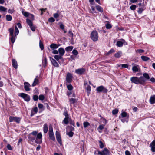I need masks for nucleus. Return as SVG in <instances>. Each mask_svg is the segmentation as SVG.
<instances>
[{"label":"nucleus","mask_w":155,"mask_h":155,"mask_svg":"<svg viewBox=\"0 0 155 155\" xmlns=\"http://www.w3.org/2000/svg\"><path fill=\"white\" fill-rule=\"evenodd\" d=\"M58 52L59 53V55L62 57L64 55L65 51L64 48H60L58 49Z\"/></svg>","instance_id":"f3484780"},{"label":"nucleus","mask_w":155,"mask_h":155,"mask_svg":"<svg viewBox=\"0 0 155 155\" xmlns=\"http://www.w3.org/2000/svg\"><path fill=\"white\" fill-rule=\"evenodd\" d=\"M150 102L151 104H153L155 103V95L150 97Z\"/></svg>","instance_id":"aec40b11"},{"label":"nucleus","mask_w":155,"mask_h":155,"mask_svg":"<svg viewBox=\"0 0 155 155\" xmlns=\"http://www.w3.org/2000/svg\"><path fill=\"white\" fill-rule=\"evenodd\" d=\"M98 34L97 31H93L91 33V38L94 41H96L98 40Z\"/></svg>","instance_id":"f03ea898"},{"label":"nucleus","mask_w":155,"mask_h":155,"mask_svg":"<svg viewBox=\"0 0 155 155\" xmlns=\"http://www.w3.org/2000/svg\"><path fill=\"white\" fill-rule=\"evenodd\" d=\"M86 90L87 91V93L89 94L90 93V91L91 90V87L89 85H87L86 87Z\"/></svg>","instance_id":"79ce46f5"},{"label":"nucleus","mask_w":155,"mask_h":155,"mask_svg":"<svg viewBox=\"0 0 155 155\" xmlns=\"http://www.w3.org/2000/svg\"><path fill=\"white\" fill-rule=\"evenodd\" d=\"M7 9V8L4 7L2 6H0V11L3 12H5Z\"/></svg>","instance_id":"a19ab883"},{"label":"nucleus","mask_w":155,"mask_h":155,"mask_svg":"<svg viewBox=\"0 0 155 155\" xmlns=\"http://www.w3.org/2000/svg\"><path fill=\"white\" fill-rule=\"evenodd\" d=\"M127 115V113L126 112H123L121 113V116L123 117H126Z\"/></svg>","instance_id":"e2e57ef3"},{"label":"nucleus","mask_w":155,"mask_h":155,"mask_svg":"<svg viewBox=\"0 0 155 155\" xmlns=\"http://www.w3.org/2000/svg\"><path fill=\"white\" fill-rule=\"evenodd\" d=\"M143 11V9L142 8H139L138 10V12L139 14H141Z\"/></svg>","instance_id":"0e129e2a"},{"label":"nucleus","mask_w":155,"mask_h":155,"mask_svg":"<svg viewBox=\"0 0 155 155\" xmlns=\"http://www.w3.org/2000/svg\"><path fill=\"white\" fill-rule=\"evenodd\" d=\"M9 119L10 122L14 121L17 123H19L21 120V118L20 117L11 116L9 117Z\"/></svg>","instance_id":"20e7f679"},{"label":"nucleus","mask_w":155,"mask_h":155,"mask_svg":"<svg viewBox=\"0 0 155 155\" xmlns=\"http://www.w3.org/2000/svg\"><path fill=\"white\" fill-rule=\"evenodd\" d=\"M136 52L139 53H141L143 52L144 50L142 49H138L137 50Z\"/></svg>","instance_id":"69168bd1"},{"label":"nucleus","mask_w":155,"mask_h":155,"mask_svg":"<svg viewBox=\"0 0 155 155\" xmlns=\"http://www.w3.org/2000/svg\"><path fill=\"white\" fill-rule=\"evenodd\" d=\"M18 95L21 96L26 101H29L30 100V96L27 94L24 93H21L20 94Z\"/></svg>","instance_id":"6e6552de"},{"label":"nucleus","mask_w":155,"mask_h":155,"mask_svg":"<svg viewBox=\"0 0 155 155\" xmlns=\"http://www.w3.org/2000/svg\"><path fill=\"white\" fill-rule=\"evenodd\" d=\"M47 60L45 57V58L44 61L43 62V65L44 67H45L47 64Z\"/></svg>","instance_id":"49530a36"},{"label":"nucleus","mask_w":155,"mask_h":155,"mask_svg":"<svg viewBox=\"0 0 155 155\" xmlns=\"http://www.w3.org/2000/svg\"><path fill=\"white\" fill-rule=\"evenodd\" d=\"M73 76L72 74L70 73H68L66 76V82L67 83H70L72 81Z\"/></svg>","instance_id":"9d476101"},{"label":"nucleus","mask_w":155,"mask_h":155,"mask_svg":"<svg viewBox=\"0 0 155 155\" xmlns=\"http://www.w3.org/2000/svg\"><path fill=\"white\" fill-rule=\"evenodd\" d=\"M73 48V47L72 46H68L65 48V50L67 51H70L72 50Z\"/></svg>","instance_id":"bb28decb"},{"label":"nucleus","mask_w":155,"mask_h":155,"mask_svg":"<svg viewBox=\"0 0 155 155\" xmlns=\"http://www.w3.org/2000/svg\"><path fill=\"white\" fill-rule=\"evenodd\" d=\"M38 79L37 78H35L34 79V82L32 84V86H34L37 85V84L38 83Z\"/></svg>","instance_id":"cd10ccee"},{"label":"nucleus","mask_w":155,"mask_h":155,"mask_svg":"<svg viewBox=\"0 0 155 155\" xmlns=\"http://www.w3.org/2000/svg\"><path fill=\"white\" fill-rule=\"evenodd\" d=\"M9 32H10V35L11 36L13 35V31L14 29L12 28H10L9 29Z\"/></svg>","instance_id":"37998d69"},{"label":"nucleus","mask_w":155,"mask_h":155,"mask_svg":"<svg viewBox=\"0 0 155 155\" xmlns=\"http://www.w3.org/2000/svg\"><path fill=\"white\" fill-rule=\"evenodd\" d=\"M55 135L57 141L61 145L62 143L61 141V137L60 133L57 131H56V132Z\"/></svg>","instance_id":"9b49d317"},{"label":"nucleus","mask_w":155,"mask_h":155,"mask_svg":"<svg viewBox=\"0 0 155 155\" xmlns=\"http://www.w3.org/2000/svg\"><path fill=\"white\" fill-rule=\"evenodd\" d=\"M68 89L70 91L73 88V87L71 84H69L67 86Z\"/></svg>","instance_id":"6e6d98bb"},{"label":"nucleus","mask_w":155,"mask_h":155,"mask_svg":"<svg viewBox=\"0 0 155 155\" xmlns=\"http://www.w3.org/2000/svg\"><path fill=\"white\" fill-rule=\"evenodd\" d=\"M42 135L41 133H40L38 134L35 142L38 144H40L42 143Z\"/></svg>","instance_id":"423d86ee"},{"label":"nucleus","mask_w":155,"mask_h":155,"mask_svg":"<svg viewBox=\"0 0 155 155\" xmlns=\"http://www.w3.org/2000/svg\"><path fill=\"white\" fill-rule=\"evenodd\" d=\"M71 97H69V101L70 102V104H74L77 101V100L76 99L72 98H70Z\"/></svg>","instance_id":"5701e85b"},{"label":"nucleus","mask_w":155,"mask_h":155,"mask_svg":"<svg viewBox=\"0 0 155 155\" xmlns=\"http://www.w3.org/2000/svg\"><path fill=\"white\" fill-rule=\"evenodd\" d=\"M60 45H58L56 44L52 43L50 45V47L52 49L54 50L57 48Z\"/></svg>","instance_id":"dca6fc26"},{"label":"nucleus","mask_w":155,"mask_h":155,"mask_svg":"<svg viewBox=\"0 0 155 155\" xmlns=\"http://www.w3.org/2000/svg\"><path fill=\"white\" fill-rule=\"evenodd\" d=\"M39 44L40 48L42 50H43L44 48V46L43 43H42L41 40H40Z\"/></svg>","instance_id":"ea45409f"},{"label":"nucleus","mask_w":155,"mask_h":155,"mask_svg":"<svg viewBox=\"0 0 155 155\" xmlns=\"http://www.w3.org/2000/svg\"><path fill=\"white\" fill-rule=\"evenodd\" d=\"M19 33V30L16 26H15V36L17 35Z\"/></svg>","instance_id":"72a5a7b5"},{"label":"nucleus","mask_w":155,"mask_h":155,"mask_svg":"<svg viewBox=\"0 0 155 155\" xmlns=\"http://www.w3.org/2000/svg\"><path fill=\"white\" fill-rule=\"evenodd\" d=\"M90 123L87 122H84L83 123V126L84 128H86L88 126H90Z\"/></svg>","instance_id":"c9c22d12"},{"label":"nucleus","mask_w":155,"mask_h":155,"mask_svg":"<svg viewBox=\"0 0 155 155\" xmlns=\"http://www.w3.org/2000/svg\"><path fill=\"white\" fill-rule=\"evenodd\" d=\"M150 147L151 148V151L153 152H155V140L152 142L150 145Z\"/></svg>","instance_id":"4468645a"},{"label":"nucleus","mask_w":155,"mask_h":155,"mask_svg":"<svg viewBox=\"0 0 155 155\" xmlns=\"http://www.w3.org/2000/svg\"><path fill=\"white\" fill-rule=\"evenodd\" d=\"M29 26H30V27L31 28V29L33 31H35V26L33 25H32Z\"/></svg>","instance_id":"13d9d810"},{"label":"nucleus","mask_w":155,"mask_h":155,"mask_svg":"<svg viewBox=\"0 0 155 155\" xmlns=\"http://www.w3.org/2000/svg\"><path fill=\"white\" fill-rule=\"evenodd\" d=\"M122 52L121 51H120L116 53L115 54L114 56L115 57L117 58H119L121 56Z\"/></svg>","instance_id":"c85d7f7f"},{"label":"nucleus","mask_w":155,"mask_h":155,"mask_svg":"<svg viewBox=\"0 0 155 155\" xmlns=\"http://www.w3.org/2000/svg\"><path fill=\"white\" fill-rule=\"evenodd\" d=\"M6 18V20L8 21H11L12 19V17L9 15H7Z\"/></svg>","instance_id":"2f4dec72"},{"label":"nucleus","mask_w":155,"mask_h":155,"mask_svg":"<svg viewBox=\"0 0 155 155\" xmlns=\"http://www.w3.org/2000/svg\"><path fill=\"white\" fill-rule=\"evenodd\" d=\"M122 41H118L117 42L116 45L119 47L122 46L125 43L126 45H127V43L125 42L124 40L122 39Z\"/></svg>","instance_id":"ddd939ff"},{"label":"nucleus","mask_w":155,"mask_h":155,"mask_svg":"<svg viewBox=\"0 0 155 155\" xmlns=\"http://www.w3.org/2000/svg\"><path fill=\"white\" fill-rule=\"evenodd\" d=\"M136 6L135 5H133L131 6L130 7V9L132 10H134L136 8Z\"/></svg>","instance_id":"09e8293b"},{"label":"nucleus","mask_w":155,"mask_h":155,"mask_svg":"<svg viewBox=\"0 0 155 155\" xmlns=\"http://www.w3.org/2000/svg\"><path fill=\"white\" fill-rule=\"evenodd\" d=\"M75 72L79 75H81L84 74L85 72V69L84 68H81L76 69Z\"/></svg>","instance_id":"1a4fd4ad"},{"label":"nucleus","mask_w":155,"mask_h":155,"mask_svg":"<svg viewBox=\"0 0 155 155\" xmlns=\"http://www.w3.org/2000/svg\"><path fill=\"white\" fill-rule=\"evenodd\" d=\"M48 131V125L46 123L44 124L43 127V131L45 133H47Z\"/></svg>","instance_id":"4be33fe9"},{"label":"nucleus","mask_w":155,"mask_h":155,"mask_svg":"<svg viewBox=\"0 0 155 155\" xmlns=\"http://www.w3.org/2000/svg\"><path fill=\"white\" fill-rule=\"evenodd\" d=\"M96 8L97 10L102 12H103V8L99 5H97L96 6Z\"/></svg>","instance_id":"7c9ffc66"},{"label":"nucleus","mask_w":155,"mask_h":155,"mask_svg":"<svg viewBox=\"0 0 155 155\" xmlns=\"http://www.w3.org/2000/svg\"><path fill=\"white\" fill-rule=\"evenodd\" d=\"M49 58L51 61L52 65L55 67H58L59 66L58 64L56 62V60L52 57H50Z\"/></svg>","instance_id":"f8f14e48"},{"label":"nucleus","mask_w":155,"mask_h":155,"mask_svg":"<svg viewBox=\"0 0 155 155\" xmlns=\"http://www.w3.org/2000/svg\"><path fill=\"white\" fill-rule=\"evenodd\" d=\"M33 99L35 101H37L38 99V97L37 95H35L33 96Z\"/></svg>","instance_id":"680f3d73"},{"label":"nucleus","mask_w":155,"mask_h":155,"mask_svg":"<svg viewBox=\"0 0 155 155\" xmlns=\"http://www.w3.org/2000/svg\"><path fill=\"white\" fill-rule=\"evenodd\" d=\"M69 34V36L72 37L73 36V34L72 33V31H69L68 32Z\"/></svg>","instance_id":"774afa93"},{"label":"nucleus","mask_w":155,"mask_h":155,"mask_svg":"<svg viewBox=\"0 0 155 155\" xmlns=\"http://www.w3.org/2000/svg\"><path fill=\"white\" fill-rule=\"evenodd\" d=\"M141 58L143 61H146L150 59L149 58L145 56H141Z\"/></svg>","instance_id":"b1692460"},{"label":"nucleus","mask_w":155,"mask_h":155,"mask_svg":"<svg viewBox=\"0 0 155 155\" xmlns=\"http://www.w3.org/2000/svg\"><path fill=\"white\" fill-rule=\"evenodd\" d=\"M45 97L43 95H40L39 96V99L41 100H43L44 99Z\"/></svg>","instance_id":"3c124183"},{"label":"nucleus","mask_w":155,"mask_h":155,"mask_svg":"<svg viewBox=\"0 0 155 155\" xmlns=\"http://www.w3.org/2000/svg\"><path fill=\"white\" fill-rule=\"evenodd\" d=\"M7 147L9 150H12V148L11 146L9 144H7Z\"/></svg>","instance_id":"338daca9"},{"label":"nucleus","mask_w":155,"mask_h":155,"mask_svg":"<svg viewBox=\"0 0 155 155\" xmlns=\"http://www.w3.org/2000/svg\"><path fill=\"white\" fill-rule=\"evenodd\" d=\"M98 154L99 155H108L110 154L109 151L106 148H105L101 151L98 150Z\"/></svg>","instance_id":"39448f33"},{"label":"nucleus","mask_w":155,"mask_h":155,"mask_svg":"<svg viewBox=\"0 0 155 155\" xmlns=\"http://www.w3.org/2000/svg\"><path fill=\"white\" fill-rule=\"evenodd\" d=\"M121 65L122 68H127L128 67V65L127 64H121Z\"/></svg>","instance_id":"052dcab7"},{"label":"nucleus","mask_w":155,"mask_h":155,"mask_svg":"<svg viewBox=\"0 0 155 155\" xmlns=\"http://www.w3.org/2000/svg\"><path fill=\"white\" fill-rule=\"evenodd\" d=\"M49 135L50 139L53 141L55 140V138L54 134L53 128L52 126L50 125L49 126Z\"/></svg>","instance_id":"7ed1b4c3"},{"label":"nucleus","mask_w":155,"mask_h":155,"mask_svg":"<svg viewBox=\"0 0 155 155\" xmlns=\"http://www.w3.org/2000/svg\"><path fill=\"white\" fill-rule=\"evenodd\" d=\"M72 53L73 54L75 55H77L78 54V52L75 49H74L72 51Z\"/></svg>","instance_id":"5fc2aeb1"},{"label":"nucleus","mask_w":155,"mask_h":155,"mask_svg":"<svg viewBox=\"0 0 155 155\" xmlns=\"http://www.w3.org/2000/svg\"><path fill=\"white\" fill-rule=\"evenodd\" d=\"M99 143H100V147L101 148H102L104 147V145L103 143L101 141H99Z\"/></svg>","instance_id":"864d4df0"},{"label":"nucleus","mask_w":155,"mask_h":155,"mask_svg":"<svg viewBox=\"0 0 155 155\" xmlns=\"http://www.w3.org/2000/svg\"><path fill=\"white\" fill-rule=\"evenodd\" d=\"M97 91L99 92H102L104 93H106L108 91V90L105 88L103 86L98 87L96 89Z\"/></svg>","instance_id":"0eeeda50"},{"label":"nucleus","mask_w":155,"mask_h":155,"mask_svg":"<svg viewBox=\"0 0 155 155\" xmlns=\"http://www.w3.org/2000/svg\"><path fill=\"white\" fill-rule=\"evenodd\" d=\"M15 38L14 36H11V42L12 43H13L15 41Z\"/></svg>","instance_id":"de8ad7c7"},{"label":"nucleus","mask_w":155,"mask_h":155,"mask_svg":"<svg viewBox=\"0 0 155 155\" xmlns=\"http://www.w3.org/2000/svg\"><path fill=\"white\" fill-rule=\"evenodd\" d=\"M12 65L13 67L15 69H16L18 67L17 63L15 59H13L12 61Z\"/></svg>","instance_id":"6ab92c4d"},{"label":"nucleus","mask_w":155,"mask_h":155,"mask_svg":"<svg viewBox=\"0 0 155 155\" xmlns=\"http://www.w3.org/2000/svg\"><path fill=\"white\" fill-rule=\"evenodd\" d=\"M114 51H114V49H111L110 50L108 51V52L106 53L105 54H106V55H109L111 53L114 52Z\"/></svg>","instance_id":"e433bc0d"},{"label":"nucleus","mask_w":155,"mask_h":155,"mask_svg":"<svg viewBox=\"0 0 155 155\" xmlns=\"http://www.w3.org/2000/svg\"><path fill=\"white\" fill-rule=\"evenodd\" d=\"M144 1V0H143V2L142 3H138V5L140 7H144V2H143Z\"/></svg>","instance_id":"bf43d9fd"},{"label":"nucleus","mask_w":155,"mask_h":155,"mask_svg":"<svg viewBox=\"0 0 155 155\" xmlns=\"http://www.w3.org/2000/svg\"><path fill=\"white\" fill-rule=\"evenodd\" d=\"M130 80L132 82L136 84H140L143 85L146 81V80L143 76H141L140 78L137 77H133L131 78Z\"/></svg>","instance_id":"f257e3e1"},{"label":"nucleus","mask_w":155,"mask_h":155,"mask_svg":"<svg viewBox=\"0 0 155 155\" xmlns=\"http://www.w3.org/2000/svg\"><path fill=\"white\" fill-rule=\"evenodd\" d=\"M22 13L23 15L26 17H28L29 16L30 14L28 12H24L23 11H22Z\"/></svg>","instance_id":"f704fd0d"},{"label":"nucleus","mask_w":155,"mask_h":155,"mask_svg":"<svg viewBox=\"0 0 155 155\" xmlns=\"http://www.w3.org/2000/svg\"><path fill=\"white\" fill-rule=\"evenodd\" d=\"M24 88L25 90L27 91H29L30 90L29 87H30L31 85L30 84L27 82H25L24 83Z\"/></svg>","instance_id":"2eb2a0df"},{"label":"nucleus","mask_w":155,"mask_h":155,"mask_svg":"<svg viewBox=\"0 0 155 155\" xmlns=\"http://www.w3.org/2000/svg\"><path fill=\"white\" fill-rule=\"evenodd\" d=\"M55 59L59 62V60L62 58V57L60 55H56L54 56Z\"/></svg>","instance_id":"a878e982"},{"label":"nucleus","mask_w":155,"mask_h":155,"mask_svg":"<svg viewBox=\"0 0 155 155\" xmlns=\"http://www.w3.org/2000/svg\"><path fill=\"white\" fill-rule=\"evenodd\" d=\"M70 137H71L73 136L74 133L71 131H70L69 132H67L66 133Z\"/></svg>","instance_id":"4c0bfd02"},{"label":"nucleus","mask_w":155,"mask_h":155,"mask_svg":"<svg viewBox=\"0 0 155 155\" xmlns=\"http://www.w3.org/2000/svg\"><path fill=\"white\" fill-rule=\"evenodd\" d=\"M70 119V118H69V117H65L62 121V123H64L66 124H67L69 122V119Z\"/></svg>","instance_id":"412c9836"},{"label":"nucleus","mask_w":155,"mask_h":155,"mask_svg":"<svg viewBox=\"0 0 155 155\" xmlns=\"http://www.w3.org/2000/svg\"><path fill=\"white\" fill-rule=\"evenodd\" d=\"M36 136H32L31 135V134H29L28 138L29 139L31 140H34L35 139Z\"/></svg>","instance_id":"c756f323"},{"label":"nucleus","mask_w":155,"mask_h":155,"mask_svg":"<svg viewBox=\"0 0 155 155\" xmlns=\"http://www.w3.org/2000/svg\"><path fill=\"white\" fill-rule=\"evenodd\" d=\"M118 110L117 109H115L113 110L112 111V114L113 115H115L117 114L118 112Z\"/></svg>","instance_id":"c03bdc74"},{"label":"nucleus","mask_w":155,"mask_h":155,"mask_svg":"<svg viewBox=\"0 0 155 155\" xmlns=\"http://www.w3.org/2000/svg\"><path fill=\"white\" fill-rule=\"evenodd\" d=\"M143 78H145V79L146 80H149L150 79V77L148 74L147 73H144L143 74Z\"/></svg>","instance_id":"393cba45"},{"label":"nucleus","mask_w":155,"mask_h":155,"mask_svg":"<svg viewBox=\"0 0 155 155\" xmlns=\"http://www.w3.org/2000/svg\"><path fill=\"white\" fill-rule=\"evenodd\" d=\"M140 69L138 65H136L132 67V70L133 72H137L139 71Z\"/></svg>","instance_id":"a211bd4d"},{"label":"nucleus","mask_w":155,"mask_h":155,"mask_svg":"<svg viewBox=\"0 0 155 155\" xmlns=\"http://www.w3.org/2000/svg\"><path fill=\"white\" fill-rule=\"evenodd\" d=\"M48 21L49 22H53L55 21V19L53 17H51L48 19Z\"/></svg>","instance_id":"8fccbe9b"},{"label":"nucleus","mask_w":155,"mask_h":155,"mask_svg":"<svg viewBox=\"0 0 155 155\" xmlns=\"http://www.w3.org/2000/svg\"><path fill=\"white\" fill-rule=\"evenodd\" d=\"M26 22L29 26L33 25V23L31 20L28 19H26Z\"/></svg>","instance_id":"473e14b6"},{"label":"nucleus","mask_w":155,"mask_h":155,"mask_svg":"<svg viewBox=\"0 0 155 155\" xmlns=\"http://www.w3.org/2000/svg\"><path fill=\"white\" fill-rule=\"evenodd\" d=\"M69 122L71 125L74 126H75V123L74 121L72 120L71 118L69 119Z\"/></svg>","instance_id":"58836bf2"},{"label":"nucleus","mask_w":155,"mask_h":155,"mask_svg":"<svg viewBox=\"0 0 155 155\" xmlns=\"http://www.w3.org/2000/svg\"><path fill=\"white\" fill-rule=\"evenodd\" d=\"M106 27L107 29H109L111 28L112 25L110 24H107L106 25Z\"/></svg>","instance_id":"a18cd8bd"},{"label":"nucleus","mask_w":155,"mask_h":155,"mask_svg":"<svg viewBox=\"0 0 155 155\" xmlns=\"http://www.w3.org/2000/svg\"><path fill=\"white\" fill-rule=\"evenodd\" d=\"M37 133L38 132L36 131H33L30 134H31L32 136H36L38 134Z\"/></svg>","instance_id":"603ef678"},{"label":"nucleus","mask_w":155,"mask_h":155,"mask_svg":"<svg viewBox=\"0 0 155 155\" xmlns=\"http://www.w3.org/2000/svg\"><path fill=\"white\" fill-rule=\"evenodd\" d=\"M63 114L65 117H69L67 111H64V112Z\"/></svg>","instance_id":"4d7b16f0"}]
</instances>
